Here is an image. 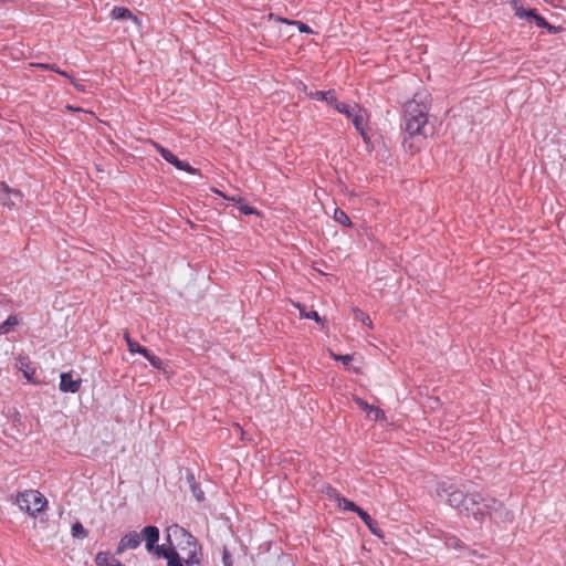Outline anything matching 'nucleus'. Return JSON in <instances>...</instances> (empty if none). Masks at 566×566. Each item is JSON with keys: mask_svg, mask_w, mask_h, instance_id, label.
Wrapping results in <instances>:
<instances>
[{"mask_svg": "<svg viewBox=\"0 0 566 566\" xmlns=\"http://www.w3.org/2000/svg\"><path fill=\"white\" fill-rule=\"evenodd\" d=\"M431 106V96L427 91L417 92L403 107V129L406 136L402 140L403 148L415 154L420 149L415 140L427 138L426 126Z\"/></svg>", "mask_w": 566, "mask_h": 566, "instance_id": "f257e3e1", "label": "nucleus"}, {"mask_svg": "<svg viewBox=\"0 0 566 566\" xmlns=\"http://www.w3.org/2000/svg\"><path fill=\"white\" fill-rule=\"evenodd\" d=\"M460 513L472 516L475 521L482 523L488 516L497 522V518H507L512 521L513 515L499 500L485 496L480 492L465 493V503L461 506Z\"/></svg>", "mask_w": 566, "mask_h": 566, "instance_id": "f03ea898", "label": "nucleus"}, {"mask_svg": "<svg viewBox=\"0 0 566 566\" xmlns=\"http://www.w3.org/2000/svg\"><path fill=\"white\" fill-rule=\"evenodd\" d=\"M174 534L180 539L178 543L180 563L185 566H202L203 553L198 539L182 527H176Z\"/></svg>", "mask_w": 566, "mask_h": 566, "instance_id": "7ed1b4c3", "label": "nucleus"}, {"mask_svg": "<svg viewBox=\"0 0 566 566\" xmlns=\"http://www.w3.org/2000/svg\"><path fill=\"white\" fill-rule=\"evenodd\" d=\"M143 536L145 539V548L148 553H154L157 557H164L167 560V566H185L180 563L179 553L171 543L169 547L156 545L160 536L157 526H145L143 528Z\"/></svg>", "mask_w": 566, "mask_h": 566, "instance_id": "20e7f679", "label": "nucleus"}, {"mask_svg": "<svg viewBox=\"0 0 566 566\" xmlns=\"http://www.w3.org/2000/svg\"><path fill=\"white\" fill-rule=\"evenodd\" d=\"M15 503L20 510L33 517L43 512L48 506V500L38 490H25L18 493Z\"/></svg>", "mask_w": 566, "mask_h": 566, "instance_id": "39448f33", "label": "nucleus"}, {"mask_svg": "<svg viewBox=\"0 0 566 566\" xmlns=\"http://www.w3.org/2000/svg\"><path fill=\"white\" fill-rule=\"evenodd\" d=\"M437 495L459 512L462 510L461 506L465 503V492L447 482L438 483Z\"/></svg>", "mask_w": 566, "mask_h": 566, "instance_id": "423d86ee", "label": "nucleus"}, {"mask_svg": "<svg viewBox=\"0 0 566 566\" xmlns=\"http://www.w3.org/2000/svg\"><path fill=\"white\" fill-rule=\"evenodd\" d=\"M156 151L169 164L174 165L177 169L187 171L189 174H198L199 170L190 166L187 161L178 159L169 149L163 147L158 143H154Z\"/></svg>", "mask_w": 566, "mask_h": 566, "instance_id": "0eeeda50", "label": "nucleus"}, {"mask_svg": "<svg viewBox=\"0 0 566 566\" xmlns=\"http://www.w3.org/2000/svg\"><path fill=\"white\" fill-rule=\"evenodd\" d=\"M144 539L143 531L140 533H137L136 531L128 532L124 534L116 547L115 554L122 555L126 551H133L140 546L142 542Z\"/></svg>", "mask_w": 566, "mask_h": 566, "instance_id": "6e6552de", "label": "nucleus"}, {"mask_svg": "<svg viewBox=\"0 0 566 566\" xmlns=\"http://www.w3.org/2000/svg\"><path fill=\"white\" fill-rule=\"evenodd\" d=\"M17 366L22 371L24 378L32 384H38V380L34 379V375L36 371L35 366L30 360V358L25 355H19L17 358Z\"/></svg>", "mask_w": 566, "mask_h": 566, "instance_id": "1a4fd4ad", "label": "nucleus"}, {"mask_svg": "<svg viewBox=\"0 0 566 566\" xmlns=\"http://www.w3.org/2000/svg\"><path fill=\"white\" fill-rule=\"evenodd\" d=\"M60 378H61L60 379V390L62 392L75 394L80 390L82 379L81 378L74 379L71 371L62 373Z\"/></svg>", "mask_w": 566, "mask_h": 566, "instance_id": "9d476101", "label": "nucleus"}, {"mask_svg": "<svg viewBox=\"0 0 566 566\" xmlns=\"http://www.w3.org/2000/svg\"><path fill=\"white\" fill-rule=\"evenodd\" d=\"M515 15L520 19H528L534 21L536 27L542 28L546 25V19L538 14L535 9L516 8Z\"/></svg>", "mask_w": 566, "mask_h": 566, "instance_id": "9b49d317", "label": "nucleus"}, {"mask_svg": "<svg viewBox=\"0 0 566 566\" xmlns=\"http://www.w3.org/2000/svg\"><path fill=\"white\" fill-rule=\"evenodd\" d=\"M111 18L115 20H132L136 25L142 24L140 19L125 7H114L111 11Z\"/></svg>", "mask_w": 566, "mask_h": 566, "instance_id": "f8f14e48", "label": "nucleus"}, {"mask_svg": "<svg viewBox=\"0 0 566 566\" xmlns=\"http://www.w3.org/2000/svg\"><path fill=\"white\" fill-rule=\"evenodd\" d=\"M11 195L21 197L19 190L9 187L6 182H0V205L9 208L13 207L14 202L10 199Z\"/></svg>", "mask_w": 566, "mask_h": 566, "instance_id": "ddd939ff", "label": "nucleus"}, {"mask_svg": "<svg viewBox=\"0 0 566 566\" xmlns=\"http://www.w3.org/2000/svg\"><path fill=\"white\" fill-rule=\"evenodd\" d=\"M269 19L274 20L276 22L286 23L290 25H295L301 33H313V30L311 29V27L300 20H290L286 18L279 17L274 13H270Z\"/></svg>", "mask_w": 566, "mask_h": 566, "instance_id": "4468645a", "label": "nucleus"}, {"mask_svg": "<svg viewBox=\"0 0 566 566\" xmlns=\"http://www.w3.org/2000/svg\"><path fill=\"white\" fill-rule=\"evenodd\" d=\"M216 193H218L219 196L223 197L226 200H230V201H234V202H238L240 203V207H239V210L241 213L245 214V216H250V214H254L256 213V209L244 203L243 202V199L241 197L237 198V197H228L226 196L224 193H222L221 191L219 190H214Z\"/></svg>", "mask_w": 566, "mask_h": 566, "instance_id": "2eb2a0df", "label": "nucleus"}, {"mask_svg": "<svg viewBox=\"0 0 566 566\" xmlns=\"http://www.w3.org/2000/svg\"><path fill=\"white\" fill-rule=\"evenodd\" d=\"M364 109L358 105L354 104L353 106L344 103L343 106L338 109V113L345 115L348 119L353 120L355 116L361 113Z\"/></svg>", "mask_w": 566, "mask_h": 566, "instance_id": "dca6fc26", "label": "nucleus"}, {"mask_svg": "<svg viewBox=\"0 0 566 566\" xmlns=\"http://www.w3.org/2000/svg\"><path fill=\"white\" fill-rule=\"evenodd\" d=\"M124 339L126 340V344H127V347H128V350L129 353L132 354H140V355H146V350L147 348L142 346L138 342H136L135 339H133L128 333H125L124 334Z\"/></svg>", "mask_w": 566, "mask_h": 566, "instance_id": "f3484780", "label": "nucleus"}, {"mask_svg": "<svg viewBox=\"0 0 566 566\" xmlns=\"http://www.w3.org/2000/svg\"><path fill=\"white\" fill-rule=\"evenodd\" d=\"M334 220L344 226V227H347V228H352L353 227V222L350 220V218L347 216V213L340 209V208H336L334 210V216H333Z\"/></svg>", "mask_w": 566, "mask_h": 566, "instance_id": "a211bd4d", "label": "nucleus"}, {"mask_svg": "<svg viewBox=\"0 0 566 566\" xmlns=\"http://www.w3.org/2000/svg\"><path fill=\"white\" fill-rule=\"evenodd\" d=\"M325 103L337 112L344 104V102L338 101L335 90L326 91Z\"/></svg>", "mask_w": 566, "mask_h": 566, "instance_id": "6ab92c4d", "label": "nucleus"}, {"mask_svg": "<svg viewBox=\"0 0 566 566\" xmlns=\"http://www.w3.org/2000/svg\"><path fill=\"white\" fill-rule=\"evenodd\" d=\"M19 324V319L15 315H10L8 318L0 324V335L10 333L11 328Z\"/></svg>", "mask_w": 566, "mask_h": 566, "instance_id": "aec40b11", "label": "nucleus"}, {"mask_svg": "<svg viewBox=\"0 0 566 566\" xmlns=\"http://www.w3.org/2000/svg\"><path fill=\"white\" fill-rule=\"evenodd\" d=\"M71 533L73 537L80 539H83L88 535V531L83 526L81 522H75L72 524Z\"/></svg>", "mask_w": 566, "mask_h": 566, "instance_id": "412c9836", "label": "nucleus"}, {"mask_svg": "<svg viewBox=\"0 0 566 566\" xmlns=\"http://www.w3.org/2000/svg\"><path fill=\"white\" fill-rule=\"evenodd\" d=\"M113 559L115 558L109 553L99 552L96 554L95 563L96 566H112Z\"/></svg>", "mask_w": 566, "mask_h": 566, "instance_id": "4be33fe9", "label": "nucleus"}, {"mask_svg": "<svg viewBox=\"0 0 566 566\" xmlns=\"http://www.w3.org/2000/svg\"><path fill=\"white\" fill-rule=\"evenodd\" d=\"M338 503V506L345 511H349V512H356L358 511V505H356L353 501L344 497V496H339V499L336 501Z\"/></svg>", "mask_w": 566, "mask_h": 566, "instance_id": "5701e85b", "label": "nucleus"}, {"mask_svg": "<svg viewBox=\"0 0 566 566\" xmlns=\"http://www.w3.org/2000/svg\"><path fill=\"white\" fill-rule=\"evenodd\" d=\"M297 308L300 310L301 317L314 319L317 323H322V318L316 311L307 312L304 305L297 304Z\"/></svg>", "mask_w": 566, "mask_h": 566, "instance_id": "b1692460", "label": "nucleus"}, {"mask_svg": "<svg viewBox=\"0 0 566 566\" xmlns=\"http://www.w3.org/2000/svg\"><path fill=\"white\" fill-rule=\"evenodd\" d=\"M354 317L367 327L373 326V322L367 313L359 308H354Z\"/></svg>", "mask_w": 566, "mask_h": 566, "instance_id": "393cba45", "label": "nucleus"}, {"mask_svg": "<svg viewBox=\"0 0 566 566\" xmlns=\"http://www.w3.org/2000/svg\"><path fill=\"white\" fill-rule=\"evenodd\" d=\"M352 123H353L355 129L357 130V133H359L364 128H366L367 127V119H366V116H365V111H363L357 116H355V118L352 120Z\"/></svg>", "mask_w": 566, "mask_h": 566, "instance_id": "a878e982", "label": "nucleus"}, {"mask_svg": "<svg viewBox=\"0 0 566 566\" xmlns=\"http://www.w3.org/2000/svg\"><path fill=\"white\" fill-rule=\"evenodd\" d=\"M360 518L361 521L370 528V531L376 534V531L375 528L373 527V524H374V520L373 517L365 511L363 510L361 507H358V511L355 512Z\"/></svg>", "mask_w": 566, "mask_h": 566, "instance_id": "bb28decb", "label": "nucleus"}, {"mask_svg": "<svg viewBox=\"0 0 566 566\" xmlns=\"http://www.w3.org/2000/svg\"><path fill=\"white\" fill-rule=\"evenodd\" d=\"M148 361L149 364L156 368V369H161L163 367V360L160 357L156 356L155 354H153L151 352H149L148 349L146 350V355H143Z\"/></svg>", "mask_w": 566, "mask_h": 566, "instance_id": "cd10ccee", "label": "nucleus"}, {"mask_svg": "<svg viewBox=\"0 0 566 566\" xmlns=\"http://www.w3.org/2000/svg\"><path fill=\"white\" fill-rule=\"evenodd\" d=\"M446 546L453 548H461V541L455 535L446 534L443 535Z\"/></svg>", "mask_w": 566, "mask_h": 566, "instance_id": "c85d7f7f", "label": "nucleus"}, {"mask_svg": "<svg viewBox=\"0 0 566 566\" xmlns=\"http://www.w3.org/2000/svg\"><path fill=\"white\" fill-rule=\"evenodd\" d=\"M367 416L373 418L375 421L385 419V412L375 406L370 407V409L367 411Z\"/></svg>", "mask_w": 566, "mask_h": 566, "instance_id": "c756f323", "label": "nucleus"}, {"mask_svg": "<svg viewBox=\"0 0 566 566\" xmlns=\"http://www.w3.org/2000/svg\"><path fill=\"white\" fill-rule=\"evenodd\" d=\"M192 495L196 497L198 502L205 501V492L201 490L200 485L193 484L190 486Z\"/></svg>", "mask_w": 566, "mask_h": 566, "instance_id": "7c9ffc66", "label": "nucleus"}, {"mask_svg": "<svg viewBox=\"0 0 566 566\" xmlns=\"http://www.w3.org/2000/svg\"><path fill=\"white\" fill-rule=\"evenodd\" d=\"M307 96L313 101L325 102L326 91H314L310 92Z\"/></svg>", "mask_w": 566, "mask_h": 566, "instance_id": "2f4dec72", "label": "nucleus"}, {"mask_svg": "<svg viewBox=\"0 0 566 566\" xmlns=\"http://www.w3.org/2000/svg\"><path fill=\"white\" fill-rule=\"evenodd\" d=\"M358 134L361 136L364 143L366 144L367 149H373L371 137L368 127L364 128Z\"/></svg>", "mask_w": 566, "mask_h": 566, "instance_id": "473e14b6", "label": "nucleus"}, {"mask_svg": "<svg viewBox=\"0 0 566 566\" xmlns=\"http://www.w3.org/2000/svg\"><path fill=\"white\" fill-rule=\"evenodd\" d=\"M35 67L44 70V71H52V72H59V67L55 64L50 63H35L33 64Z\"/></svg>", "mask_w": 566, "mask_h": 566, "instance_id": "72a5a7b5", "label": "nucleus"}, {"mask_svg": "<svg viewBox=\"0 0 566 566\" xmlns=\"http://www.w3.org/2000/svg\"><path fill=\"white\" fill-rule=\"evenodd\" d=\"M222 563L223 566H233L232 556L227 548H224L222 553Z\"/></svg>", "mask_w": 566, "mask_h": 566, "instance_id": "f704fd0d", "label": "nucleus"}, {"mask_svg": "<svg viewBox=\"0 0 566 566\" xmlns=\"http://www.w3.org/2000/svg\"><path fill=\"white\" fill-rule=\"evenodd\" d=\"M325 493L337 501L340 496V493L333 486L327 485Z\"/></svg>", "mask_w": 566, "mask_h": 566, "instance_id": "c9c22d12", "label": "nucleus"}, {"mask_svg": "<svg viewBox=\"0 0 566 566\" xmlns=\"http://www.w3.org/2000/svg\"><path fill=\"white\" fill-rule=\"evenodd\" d=\"M356 402L366 412L370 409V407H373L371 405H369L367 401H365L361 398H356Z\"/></svg>", "mask_w": 566, "mask_h": 566, "instance_id": "e433bc0d", "label": "nucleus"}, {"mask_svg": "<svg viewBox=\"0 0 566 566\" xmlns=\"http://www.w3.org/2000/svg\"><path fill=\"white\" fill-rule=\"evenodd\" d=\"M543 29H546L548 33L556 34L559 31V27L552 25L546 21V25L542 27Z\"/></svg>", "mask_w": 566, "mask_h": 566, "instance_id": "4c0bfd02", "label": "nucleus"}, {"mask_svg": "<svg viewBox=\"0 0 566 566\" xmlns=\"http://www.w3.org/2000/svg\"><path fill=\"white\" fill-rule=\"evenodd\" d=\"M335 358L342 360L345 366H348L349 363L353 360V357L350 355L336 356Z\"/></svg>", "mask_w": 566, "mask_h": 566, "instance_id": "58836bf2", "label": "nucleus"}, {"mask_svg": "<svg viewBox=\"0 0 566 566\" xmlns=\"http://www.w3.org/2000/svg\"><path fill=\"white\" fill-rule=\"evenodd\" d=\"M71 84L75 87L76 91L82 92V93L86 92L85 85L80 84L75 81H72Z\"/></svg>", "mask_w": 566, "mask_h": 566, "instance_id": "ea45409f", "label": "nucleus"}, {"mask_svg": "<svg viewBox=\"0 0 566 566\" xmlns=\"http://www.w3.org/2000/svg\"><path fill=\"white\" fill-rule=\"evenodd\" d=\"M56 73H57L59 75H61V76H63V77H65V78L70 80V82L74 81L73 76H72L69 72H66V71H63V70H60V69H59V72H56Z\"/></svg>", "mask_w": 566, "mask_h": 566, "instance_id": "a19ab883", "label": "nucleus"}, {"mask_svg": "<svg viewBox=\"0 0 566 566\" xmlns=\"http://www.w3.org/2000/svg\"><path fill=\"white\" fill-rule=\"evenodd\" d=\"M187 481H188L190 486L193 485V484H197L195 475H193L192 472H188L187 473Z\"/></svg>", "mask_w": 566, "mask_h": 566, "instance_id": "79ce46f5", "label": "nucleus"}, {"mask_svg": "<svg viewBox=\"0 0 566 566\" xmlns=\"http://www.w3.org/2000/svg\"><path fill=\"white\" fill-rule=\"evenodd\" d=\"M112 566H125V565H123V564H122L119 560H117V559H113V564H112Z\"/></svg>", "mask_w": 566, "mask_h": 566, "instance_id": "37998d69", "label": "nucleus"}, {"mask_svg": "<svg viewBox=\"0 0 566 566\" xmlns=\"http://www.w3.org/2000/svg\"><path fill=\"white\" fill-rule=\"evenodd\" d=\"M546 2H548V0H545Z\"/></svg>", "mask_w": 566, "mask_h": 566, "instance_id": "c03bdc74", "label": "nucleus"}]
</instances>
